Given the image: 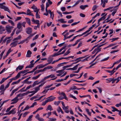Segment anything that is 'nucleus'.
<instances>
[{
	"label": "nucleus",
	"mask_w": 121,
	"mask_h": 121,
	"mask_svg": "<svg viewBox=\"0 0 121 121\" xmlns=\"http://www.w3.org/2000/svg\"><path fill=\"white\" fill-rule=\"evenodd\" d=\"M60 101H55L54 102V104L58 106L59 104L60 103Z\"/></svg>",
	"instance_id": "41"
},
{
	"label": "nucleus",
	"mask_w": 121,
	"mask_h": 121,
	"mask_svg": "<svg viewBox=\"0 0 121 121\" xmlns=\"http://www.w3.org/2000/svg\"><path fill=\"white\" fill-rule=\"evenodd\" d=\"M27 94L25 93H24L23 94H18V95H19V97H22L23 96H24L26 95Z\"/></svg>",
	"instance_id": "35"
},
{
	"label": "nucleus",
	"mask_w": 121,
	"mask_h": 121,
	"mask_svg": "<svg viewBox=\"0 0 121 121\" xmlns=\"http://www.w3.org/2000/svg\"><path fill=\"white\" fill-rule=\"evenodd\" d=\"M77 88V87L76 86H73L70 89L72 90H76Z\"/></svg>",
	"instance_id": "55"
},
{
	"label": "nucleus",
	"mask_w": 121,
	"mask_h": 121,
	"mask_svg": "<svg viewBox=\"0 0 121 121\" xmlns=\"http://www.w3.org/2000/svg\"><path fill=\"white\" fill-rule=\"evenodd\" d=\"M4 9L5 11H7L9 13H10V11L8 8V7H6V6H5L4 8V9Z\"/></svg>",
	"instance_id": "21"
},
{
	"label": "nucleus",
	"mask_w": 121,
	"mask_h": 121,
	"mask_svg": "<svg viewBox=\"0 0 121 121\" xmlns=\"http://www.w3.org/2000/svg\"><path fill=\"white\" fill-rule=\"evenodd\" d=\"M104 1L103 3V4L102 5V7H104L105 5V3H107L108 2V0H104Z\"/></svg>",
	"instance_id": "34"
},
{
	"label": "nucleus",
	"mask_w": 121,
	"mask_h": 121,
	"mask_svg": "<svg viewBox=\"0 0 121 121\" xmlns=\"http://www.w3.org/2000/svg\"><path fill=\"white\" fill-rule=\"evenodd\" d=\"M35 118L37 119L39 121H43L44 120L42 118H39V114H37L35 117Z\"/></svg>",
	"instance_id": "5"
},
{
	"label": "nucleus",
	"mask_w": 121,
	"mask_h": 121,
	"mask_svg": "<svg viewBox=\"0 0 121 121\" xmlns=\"http://www.w3.org/2000/svg\"><path fill=\"white\" fill-rule=\"evenodd\" d=\"M6 30L8 32V34L10 33L11 32V30H12V29L10 28V27L9 26H6Z\"/></svg>",
	"instance_id": "9"
},
{
	"label": "nucleus",
	"mask_w": 121,
	"mask_h": 121,
	"mask_svg": "<svg viewBox=\"0 0 121 121\" xmlns=\"http://www.w3.org/2000/svg\"><path fill=\"white\" fill-rule=\"evenodd\" d=\"M15 108H14L12 110L10 111L8 113H7V114L9 115L10 114L12 113V114H15L16 112L15 111Z\"/></svg>",
	"instance_id": "7"
},
{
	"label": "nucleus",
	"mask_w": 121,
	"mask_h": 121,
	"mask_svg": "<svg viewBox=\"0 0 121 121\" xmlns=\"http://www.w3.org/2000/svg\"><path fill=\"white\" fill-rule=\"evenodd\" d=\"M21 23L19 22L17 24V28L19 29H20L22 27Z\"/></svg>",
	"instance_id": "20"
},
{
	"label": "nucleus",
	"mask_w": 121,
	"mask_h": 121,
	"mask_svg": "<svg viewBox=\"0 0 121 121\" xmlns=\"http://www.w3.org/2000/svg\"><path fill=\"white\" fill-rule=\"evenodd\" d=\"M106 81H108V82H107V83H109L110 82L112 81L113 80L112 78H110L107 79H106Z\"/></svg>",
	"instance_id": "30"
},
{
	"label": "nucleus",
	"mask_w": 121,
	"mask_h": 121,
	"mask_svg": "<svg viewBox=\"0 0 121 121\" xmlns=\"http://www.w3.org/2000/svg\"><path fill=\"white\" fill-rule=\"evenodd\" d=\"M117 61L116 62H115L114 63H113V64L112 65V66H111V67H108L107 68V69H111V68H112L114 66V65L115 64H117Z\"/></svg>",
	"instance_id": "40"
},
{
	"label": "nucleus",
	"mask_w": 121,
	"mask_h": 121,
	"mask_svg": "<svg viewBox=\"0 0 121 121\" xmlns=\"http://www.w3.org/2000/svg\"><path fill=\"white\" fill-rule=\"evenodd\" d=\"M38 98V96H34L33 97H32L30 98V99L31 100H33L34 99H35L36 98Z\"/></svg>",
	"instance_id": "54"
},
{
	"label": "nucleus",
	"mask_w": 121,
	"mask_h": 121,
	"mask_svg": "<svg viewBox=\"0 0 121 121\" xmlns=\"http://www.w3.org/2000/svg\"><path fill=\"white\" fill-rule=\"evenodd\" d=\"M48 102V101L46 99V100H45L41 104L43 106H44L46 104V103Z\"/></svg>",
	"instance_id": "39"
},
{
	"label": "nucleus",
	"mask_w": 121,
	"mask_h": 121,
	"mask_svg": "<svg viewBox=\"0 0 121 121\" xmlns=\"http://www.w3.org/2000/svg\"><path fill=\"white\" fill-rule=\"evenodd\" d=\"M32 87V86H31V85H30L29 86L26 87V89H25V91H26L27 90L29 89L31 87Z\"/></svg>",
	"instance_id": "61"
},
{
	"label": "nucleus",
	"mask_w": 121,
	"mask_h": 121,
	"mask_svg": "<svg viewBox=\"0 0 121 121\" xmlns=\"http://www.w3.org/2000/svg\"><path fill=\"white\" fill-rule=\"evenodd\" d=\"M30 108V107H29V106L28 105L26 106V108H25L22 111H23L24 110H27L29 109Z\"/></svg>",
	"instance_id": "62"
},
{
	"label": "nucleus",
	"mask_w": 121,
	"mask_h": 121,
	"mask_svg": "<svg viewBox=\"0 0 121 121\" xmlns=\"http://www.w3.org/2000/svg\"><path fill=\"white\" fill-rule=\"evenodd\" d=\"M22 38L21 36V35H20L18 36L17 37L14 38L13 40H18V39H20Z\"/></svg>",
	"instance_id": "25"
},
{
	"label": "nucleus",
	"mask_w": 121,
	"mask_h": 121,
	"mask_svg": "<svg viewBox=\"0 0 121 121\" xmlns=\"http://www.w3.org/2000/svg\"><path fill=\"white\" fill-rule=\"evenodd\" d=\"M38 13L37 12L36 13V18H40V15L38 14Z\"/></svg>",
	"instance_id": "52"
},
{
	"label": "nucleus",
	"mask_w": 121,
	"mask_h": 121,
	"mask_svg": "<svg viewBox=\"0 0 121 121\" xmlns=\"http://www.w3.org/2000/svg\"><path fill=\"white\" fill-rule=\"evenodd\" d=\"M111 108L113 109V110H112V111L113 112H114L115 111H117V112L119 111V110L117 109V108H115L114 107H112Z\"/></svg>",
	"instance_id": "23"
},
{
	"label": "nucleus",
	"mask_w": 121,
	"mask_h": 121,
	"mask_svg": "<svg viewBox=\"0 0 121 121\" xmlns=\"http://www.w3.org/2000/svg\"><path fill=\"white\" fill-rule=\"evenodd\" d=\"M39 37V35H36L35 37L33 38V40H34L35 39H37Z\"/></svg>",
	"instance_id": "58"
},
{
	"label": "nucleus",
	"mask_w": 121,
	"mask_h": 121,
	"mask_svg": "<svg viewBox=\"0 0 121 121\" xmlns=\"http://www.w3.org/2000/svg\"><path fill=\"white\" fill-rule=\"evenodd\" d=\"M22 29H19L18 30H17L16 31V34L18 35L19 33H20L22 31Z\"/></svg>",
	"instance_id": "29"
},
{
	"label": "nucleus",
	"mask_w": 121,
	"mask_h": 121,
	"mask_svg": "<svg viewBox=\"0 0 121 121\" xmlns=\"http://www.w3.org/2000/svg\"><path fill=\"white\" fill-rule=\"evenodd\" d=\"M80 22L79 21L77 22H75L71 24V26H73L74 25H75L77 24L78 23H79Z\"/></svg>",
	"instance_id": "49"
},
{
	"label": "nucleus",
	"mask_w": 121,
	"mask_h": 121,
	"mask_svg": "<svg viewBox=\"0 0 121 121\" xmlns=\"http://www.w3.org/2000/svg\"><path fill=\"white\" fill-rule=\"evenodd\" d=\"M97 49V52L95 54H97V53L99 52H100L101 51V48H96Z\"/></svg>",
	"instance_id": "57"
},
{
	"label": "nucleus",
	"mask_w": 121,
	"mask_h": 121,
	"mask_svg": "<svg viewBox=\"0 0 121 121\" xmlns=\"http://www.w3.org/2000/svg\"><path fill=\"white\" fill-rule=\"evenodd\" d=\"M53 110V109L52 108L51 105H49L48 106L46 110L47 111H48V110H49L51 111V110Z\"/></svg>",
	"instance_id": "14"
},
{
	"label": "nucleus",
	"mask_w": 121,
	"mask_h": 121,
	"mask_svg": "<svg viewBox=\"0 0 121 121\" xmlns=\"http://www.w3.org/2000/svg\"><path fill=\"white\" fill-rule=\"evenodd\" d=\"M41 75V74H39L38 75L36 76L33 77H32V78L33 79L35 80L37 79Z\"/></svg>",
	"instance_id": "28"
},
{
	"label": "nucleus",
	"mask_w": 121,
	"mask_h": 121,
	"mask_svg": "<svg viewBox=\"0 0 121 121\" xmlns=\"http://www.w3.org/2000/svg\"><path fill=\"white\" fill-rule=\"evenodd\" d=\"M32 54L30 50H28L27 52V54L26 56L27 57H30L31 56V55Z\"/></svg>",
	"instance_id": "11"
},
{
	"label": "nucleus",
	"mask_w": 121,
	"mask_h": 121,
	"mask_svg": "<svg viewBox=\"0 0 121 121\" xmlns=\"http://www.w3.org/2000/svg\"><path fill=\"white\" fill-rule=\"evenodd\" d=\"M103 54L101 53V54H99L98 56H96V57L93 61H92L91 62V63L90 64L92 63L95 61V60H96V58H97L100 55H102Z\"/></svg>",
	"instance_id": "22"
},
{
	"label": "nucleus",
	"mask_w": 121,
	"mask_h": 121,
	"mask_svg": "<svg viewBox=\"0 0 121 121\" xmlns=\"http://www.w3.org/2000/svg\"><path fill=\"white\" fill-rule=\"evenodd\" d=\"M8 22L10 23L11 24L12 26H14V24L13 22L11 20H8Z\"/></svg>",
	"instance_id": "38"
},
{
	"label": "nucleus",
	"mask_w": 121,
	"mask_h": 121,
	"mask_svg": "<svg viewBox=\"0 0 121 121\" xmlns=\"http://www.w3.org/2000/svg\"><path fill=\"white\" fill-rule=\"evenodd\" d=\"M25 19H26V21L27 22V23L29 25H30V19L29 18L27 17Z\"/></svg>",
	"instance_id": "19"
},
{
	"label": "nucleus",
	"mask_w": 121,
	"mask_h": 121,
	"mask_svg": "<svg viewBox=\"0 0 121 121\" xmlns=\"http://www.w3.org/2000/svg\"><path fill=\"white\" fill-rule=\"evenodd\" d=\"M12 51L11 50V49L10 48L8 50L7 52L6 53V56H7Z\"/></svg>",
	"instance_id": "36"
},
{
	"label": "nucleus",
	"mask_w": 121,
	"mask_h": 121,
	"mask_svg": "<svg viewBox=\"0 0 121 121\" xmlns=\"http://www.w3.org/2000/svg\"><path fill=\"white\" fill-rule=\"evenodd\" d=\"M82 67H83L82 66L79 67L78 68V69L77 71H73V72H72L74 73H78L79 72V70L81 69Z\"/></svg>",
	"instance_id": "33"
},
{
	"label": "nucleus",
	"mask_w": 121,
	"mask_h": 121,
	"mask_svg": "<svg viewBox=\"0 0 121 121\" xmlns=\"http://www.w3.org/2000/svg\"><path fill=\"white\" fill-rule=\"evenodd\" d=\"M17 42V41H15L11 43L10 46L12 45H13L11 47V48L15 47L17 45V43H16Z\"/></svg>",
	"instance_id": "13"
},
{
	"label": "nucleus",
	"mask_w": 121,
	"mask_h": 121,
	"mask_svg": "<svg viewBox=\"0 0 121 121\" xmlns=\"http://www.w3.org/2000/svg\"><path fill=\"white\" fill-rule=\"evenodd\" d=\"M98 45V44H97L95 46H94L93 47H92V48H91V49L89 51V52H91L94 48H95L96 47H97Z\"/></svg>",
	"instance_id": "59"
},
{
	"label": "nucleus",
	"mask_w": 121,
	"mask_h": 121,
	"mask_svg": "<svg viewBox=\"0 0 121 121\" xmlns=\"http://www.w3.org/2000/svg\"><path fill=\"white\" fill-rule=\"evenodd\" d=\"M40 72H42V70L41 69L40 70H36V71L35 72L34 74V75H35L37 73H38Z\"/></svg>",
	"instance_id": "26"
},
{
	"label": "nucleus",
	"mask_w": 121,
	"mask_h": 121,
	"mask_svg": "<svg viewBox=\"0 0 121 121\" xmlns=\"http://www.w3.org/2000/svg\"><path fill=\"white\" fill-rule=\"evenodd\" d=\"M5 30L4 27H3L2 26H0V34H2L3 33L2 31H4Z\"/></svg>",
	"instance_id": "8"
},
{
	"label": "nucleus",
	"mask_w": 121,
	"mask_h": 121,
	"mask_svg": "<svg viewBox=\"0 0 121 121\" xmlns=\"http://www.w3.org/2000/svg\"><path fill=\"white\" fill-rule=\"evenodd\" d=\"M18 69L19 70H21L22 69L23 67V66L22 65H19L18 67Z\"/></svg>",
	"instance_id": "46"
},
{
	"label": "nucleus",
	"mask_w": 121,
	"mask_h": 121,
	"mask_svg": "<svg viewBox=\"0 0 121 121\" xmlns=\"http://www.w3.org/2000/svg\"><path fill=\"white\" fill-rule=\"evenodd\" d=\"M118 39H119L118 38H113L111 39H110V40H112L111 41V42H113V41H114L115 40Z\"/></svg>",
	"instance_id": "45"
},
{
	"label": "nucleus",
	"mask_w": 121,
	"mask_h": 121,
	"mask_svg": "<svg viewBox=\"0 0 121 121\" xmlns=\"http://www.w3.org/2000/svg\"><path fill=\"white\" fill-rule=\"evenodd\" d=\"M74 12V11H72L71 12H63V13L64 14H69L72 13H73Z\"/></svg>",
	"instance_id": "32"
},
{
	"label": "nucleus",
	"mask_w": 121,
	"mask_h": 121,
	"mask_svg": "<svg viewBox=\"0 0 121 121\" xmlns=\"http://www.w3.org/2000/svg\"><path fill=\"white\" fill-rule=\"evenodd\" d=\"M97 6L96 5H94L92 9V10L93 11L95 10L97 8Z\"/></svg>",
	"instance_id": "37"
},
{
	"label": "nucleus",
	"mask_w": 121,
	"mask_h": 121,
	"mask_svg": "<svg viewBox=\"0 0 121 121\" xmlns=\"http://www.w3.org/2000/svg\"><path fill=\"white\" fill-rule=\"evenodd\" d=\"M90 57V56L87 57H86L83 60H79L80 61H81L82 62H84V61H86V60H88L87 59H88L89 58V57Z\"/></svg>",
	"instance_id": "24"
},
{
	"label": "nucleus",
	"mask_w": 121,
	"mask_h": 121,
	"mask_svg": "<svg viewBox=\"0 0 121 121\" xmlns=\"http://www.w3.org/2000/svg\"><path fill=\"white\" fill-rule=\"evenodd\" d=\"M27 11L28 12H29V13H28L27 12L26 14L27 15L32 16L33 17L34 16V15L32 13H31L29 9H27Z\"/></svg>",
	"instance_id": "16"
},
{
	"label": "nucleus",
	"mask_w": 121,
	"mask_h": 121,
	"mask_svg": "<svg viewBox=\"0 0 121 121\" xmlns=\"http://www.w3.org/2000/svg\"><path fill=\"white\" fill-rule=\"evenodd\" d=\"M105 18L104 17V16H102L101 17H100L99 20L100 21H102L103 20H104L105 19Z\"/></svg>",
	"instance_id": "64"
},
{
	"label": "nucleus",
	"mask_w": 121,
	"mask_h": 121,
	"mask_svg": "<svg viewBox=\"0 0 121 121\" xmlns=\"http://www.w3.org/2000/svg\"><path fill=\"white\" fill-rule=\"evenodd\" d=\"M26 32L28 34H30L32 32V29L30 27H28L26 29Z\"/></svg>",
	"instance_id": "4"
},
{
	"label": "nucleus",
	"mask_w": 121,
	"mask_h": 121,
	"mask_svg": "<svg viewBox=\"0 0 121 121\" xmlns=\"http://www.w3.org/2000/svg\"><path fill=\"white\" fill-rule=\"evenodd\" d=\"M35 91L36 92H37L40 89L39 88L38 86H37L35 88Z\"/></svg>",
	"instance_id": "56"
},
{
	"label": "nucleus",
	"mask_w": 121,
	"mask_h": 121,
	"mask_svg": "<svg viewBox=\"0 0 121 121\" xmlns=\"http://www.w3.org/2000/svg\"><path fill=\"white\" fill-rule=\"evenodd\" d=\"M58 22H60L61 23H66L67 22L66 21H64V19L63 18H61L60 19L58 20Z\"/></svg>",
	"instance_id": "18"
},
{
	"label": "nucleus",
	"mask_w": 121,
	"mask_h": 121,
	"mask_svg": "<svg viewBox=\"0 0 121 121\" xmlns=\"http://www.w3.org/2000/svg\"><path fill=\"white\" fill-rule=\"evenodd\" d=\"M58 53V52L57 53H54V54L52 55V57H55L56 56H58L59 55H60V53Z\"/></svg>",
	"instance_id": "31"
},
{
	"label": "nucleus",
	"mask_w": 121,
	"mask_h": 121,
	"mask_svg": "<svg viewBox=\"0 0 121 121\" xmlns=\"http://www.w3.org/2000/svg\"><path fill=\"white\" fill-rule=\"evenodd\" d=\"M5 6L3 5V4H0V8L2 9H4Z\"/></svg>",
	"instance_id": "51"
},
{
	"label": "nucleus",
	"mask_w": 121,
	"mask_h": 121,
	"mask_svg": "<svg viewBox=\"0 0 121 121\" xmlns=\"http://www.w3.org/2000/svg\"><path fill=\"white\" fill-rule=\"evenodd\" d=\"M56 98V97L52 95L48 98L47 100L48 102H50L53 101Z\"/></svg>",
	"instance_id": "3"
},
{
	"label": "nucleus",
	"mask_w": 121,
	"mask_h": 121,
	"mask_svg": "<svg viewBox=\"0 0 121 121\" xmlns=\"http://www.w3.org/2000/svg\"><path fill=\"white\" fill-rule=\"evenodd\" d=\"M7 80L6 78H3L0 82V83L1 84L3 83L4 81Z\"/></svg>",
	"instance_id": "43"
},
{
	"label": "nucleus",
	"mask_w": 121,
	"mask_h": 121,
	"mask_svg": "<svg viewBox=\"0 0 121 121\" xmlns=\"http://www.w3.org/2000/svg\"><path fill=\"white\" fill-rule=\"evenodd\" d=\"M16 28H15L13 30V31L12 32V33L11 35V36H12L13 35H14V33L15 32V30H16Z\"/></svg>",
	"instance_id": "50"
},
{
	"label": "nucleus",
	"mask_w": 121,
	"mask_h": 121,
	"mask_svg": "<svg viewBox=\"0 0 121 121\" xmlns=\"http://www.w3.org/2000/svg\"><path fill=\"white\" fill-rule=\"evenodd\" d=\"M117 9H114V10H115V11H113L112 12V15L113 16L117 12Z\"/></svg>",
	"instance_id": "60"
},
{
	"label": "nucleus",
	"mask_w": 121,
	"mask_h": 121,
	"mask_svg": "<svg viewBox=\"0 0 121 121\" xmlns=\"http://www.w3.org/2000/svg\"><path fill=\"white\" fill-rule=\"evenodd\" d=\"M33 116V115H31L30 116L26 121H29V120H30L32 118Z\"/></svg>",
	"instance_id": "53"
},
{
	"label": "nucleus",
	"mask_w": 121,
	"mask_h": 121,
	"mask_svg": "<svg viewBox=\"0 0 121 121\" xmlns=\"http://www.w3.org/2000/svg\"><path fill=\"white\" fill-rule=\"evenodd\" d=\"M86 56H83V57H79L77 58L75 60V61H76L77 60H80V59L83 58H84Z\"/></svg>",
	"instance_id": "48"
},
{
	"label": "nucleus",
	"mask_w": 121,
	"mask_h": 121,
	"mask_svg": "<svg viewBox=\"0 0 121 121\" xmlns=\"http://www.w3.org/2000/svg\"><path fill=\"white\" fill-rule=\"evenodd\" d=\"M37 104L36 102H35L32 105H31L30 107V108H32L34 107L35 105H37Z\"/></svg>",
	"instance_id": "47"
},
{
	"label": "nucleus",
	"mask_w": 121,
	"mask_h": 121,
	"mask_svg": "<svg viewBox=\"0 0 121 121\" xmlns=\"http://www.w3.org/2000/svg\"><path fill=\"white\" fill-rule=\"evenodd\" d=\"M35 64V63H33V64H30L29 65L27 66L25 68V69L27 68H31L34 66V65Z\"/></svg>",
	"instance_id": "12"
},
{
	"label": "nucleus",
	"mask_w": 121,
	"mask_h": 121,
	"mask_svg": "<svg viewBox=\"0 0 121 121\" xmlns=\"http://www.w3.org/2000/svg\"><path fill=\"white\" fill-rule=\"evenodd\" d=\"M88 6V5H81L80 6V8L84 10L86 7H87Z\"/></svg>",
	"instance_id": "15"
},
{
	"label": "nucleus",
	"mask_w": 121,
	"mask_h": 121,
	"mask_svg": "<svg viewBox=\"0 0 121 121\" xmlns=\"http://www.w3.org/2000/svg\"><path fill=\"white\" fill-rule=\"evenodd\" d=\"M69 96L70 97L72 98L75 99H77V98L73 96L72 94H70L69 95Z\"/></svg>",
	"instance_id": "63"
},
{
	"label": "nucleus",
	"mask_w": 121,
	"mask_h": 121,
	"mask_svg": "<svg viewBox=\"0 0 121 121\" xmlns=\"http://www.w3.org/2000/svg\"><path fill=\"white\" fill-rule=\"evenodd\" d=\"M36 24H37V26H35L34 28V29L36 30H37V27L39 28L40 26L39 22H37L36 23Z\"/></svg>",
	"instance_id": "27"
},
{
	"label": "nucleus",
	"mask_w": 121,
	"mask_h": 121,
	"mask_svg": "<svg viewBox=\"0 0 121 121\" xmlns=\"http://www.w3.org/2000/svg\"><path fill=\"white\" fill-rule=\"evenodd\" d=\"M61 95H62L64 96V97H63L62 96H61L60 97H58V99L59 100H61L63 99H65L67 100H68V99L66 96L65 93L63 92H61Z\"/></svg>",
	"instance_id": "2"
},
{
	"label": "nucleus",
	"mask_w": 121,
	"mask_h": 121,
	"mask_svg": "<svg viewBox=\"0 0 121 121\" xmlns=\"http://www.w3.org/2000/svg\"><path fill=\"white\" fill-rule=\"evenodd\" d=\"M48 12L50 14V18H52L53 20L54 16V14L53 13V12H52L50 10H48Z\"/></svg>",
	"instance_id": "6"
},
{
	"label": "nucleus",
	"mask_w": 121,
	"mask_h": 121,
	"mask_svg": "<svg viewBox=\"0 0 121 121\" xmlns=\"http://www.w3.org/2000/svg\"><path fill=\"white\" fill-rule=\"evenodd\" d=\"M29 70L28 69H27L26 70H25L23 71H20L18 72V73H19V74L20 75H21V73L24 74L26 72H27L28 71H29Z\"/></svg>",
	"instance_id": "17"
},
{
	"label": "nucleus",
	"mask_w": 121,
	"mask_h": 121,
	"mask_svg": "<svg viewBox=\"0 0 121 121\" xmlns=\"http://www.w3.org/2000/svg\"><path fill=\"white\" fill-rule=\"evenodd\" d=\"M5 51V50H4L1 53V54H0V59H1L2 58V57L3 55L4 54Z\"/></svg>",
	"instance_id": "42"
},
{
	"label": "nucleus",
	"mask_w": 121,
	"mask_h": 121,
	"mask_svg": "<svg viewBox=\"0 0 121 121\" xmlns=\"http://www.w3.org/2000/svg\"><path fill=\"white\" fill-rule=\"evenodd\" d=\"M38 68L39 69H40L41 68H42L44 67V65H43V64H41L40 65H38Z\"/></svg>",
	"instance_id": "44"
},
{
	"label": "nucleus",
	"mask_w": 121,
	"mask_h": 121,
	"mask_svg": "<svg viewBox=\"0 0 121 121\" xmlns=\"http://www.w3.org/2000/svg\"><path fill=\"white\" fill-rule=\"evenodd\" d=\"M20 75L19 73H17V75L15 77L12 78L11 79L12 80H15L19 78L20 77Z\"/></svg>",
	"instance_id": "10"
},
{
	"label": "nucleus",
	"mask_w": 121,
	"mask_h": 121,
	"mask_svg": "<svg viewBox=\"0 0 121 121\" xmlns=\"http://www.w3.org/2000/svg\"><path fill=\"white\" fill-rule=\"evenodd\" d=\"M19 95H17V96L11 100V101H13L11 103V104H14L16 103L19 100L18 99V97H19Z\"/></svg>",
	"instance_id": "1"
}]
</instances>
